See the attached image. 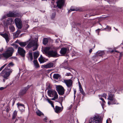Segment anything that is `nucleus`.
<instances>
[{
  "instance_id": "nucleus-1",
  "label": "nucleus",
  "mask_w": 123,
  "mask_h": 123,
  "mask_svg": "<svg viewBox=\"0 0 123 123\" xmlns=\"http://www.w3.org/2000/svg\"><path fill=\"white\" fill-rule=\"evenodd\" d=\"M12 70L9 68H5L0 74V79L3 77V81L4 82L5 80L7 79L11 74L12 72Z\"/></svg>"
},
{
  "instance_id": "nucleus-2",
  "label": "nucleus",
  "mask_w": 123,
  "mask_h": 123,
  "mask_svg": "<svg viewBox=\"0 0 123 123\" xmlns=\"http://www.w3.org/2000/svg\"><path fill=\"white\" fill-rule=\"evenodd\" d=\"M55 48V51L52 50L49 51L50 47H46L44 50L43 53L46 55L50 56L53 57H56L58 56V54L57 52V50L58 49L57 48Z\"/></svg>"
},
{
  "instance_id": "nucleus-3",
  "label": "nucleus",
  "mask_w": 123,
  "mask_h": 123,
  "mask_svg": "<svg viewBox=\"0 0 123 123\" xmlns=\"http://www.w3.org/2000/svg\"><path fill=\"white\" fill-rule=\"evenodd\" d=\"M13 52V49L10 47L7 49L4 53L0 55V58L3 56L6 58H7L12 56Z\"/></svg>"
},
{
  "instance_id": "nucleus-4",
  "label": "nucleus",
  "mask_w": 123,
  "mask_h": 123,
  "mask_svg": "<svg viewBox=\"0 0 123 123\" xmlns=\"http://www.w3.org/2000/svg\"><path fill=\"white\" fill-rule=\"evenodd\" d=\"M26 47L28 48H30L33 47L32 50L34 51L37 49L38 44L37 42L34 40H31L28 43Z\"/></svg>"
},
{
  "instance_id": "nucleus-5",
  "label": "nucleus",
  "mask_w": 123,
  "mask_h": 123,
  "mask_svg": "<svg viewBox=\"0 0 123 123\" xmlns=\"http://www.w3.org/2000/svg\"><path fill=\"white\" fill-rule=\"evenodd\" d=\"M63 82L65 83L68 87V90L69 92L71 91L73 81L71 79L64 80Z\"/></svg>"
},
{
  "instance_id": "nucleus-6",
  "label": "nucleus",
  "mask_w": 123,
  "mask_h": 123,
  "mask_svg": "<svg viewBox=\"0 0 123 123\" xmlns=\"http://www.w3.org/2000/svg\"><path fill=\"white\" fill-rule=\"evenodd\" d=\"M56 90L59 95H62L64 93L65 90L61 86H57L56 87Z\"/></svg>"
},
{
  "instance_id": "nucleus-7",
  "label": "nucleus",
  "mask_w": 123,
  "mask_h": 123,
  "mask_svg": "<svg viewBox=\"0 0 123 123\" xmlns=\"http://www.w3.org/2000/svg\"><path fill=\"white\" fill-rule=\"evenodd\" d=\"M15 22L17 27L19 29L21 28L22 27V21L20 19L18 18L15 19Z\"/></svg>"
},
{
  "instance_id": "nucleus-8",
  "label": "nucleus",
  "mask_w": 123,
  "mask_h": 123,
  "mask_svg": "<svg viewBox=\"0 0 123 123\" xmlns=\"http://www.w3.org/2000/svg\"><path fill=\"white\" fill-rule=\"evenodd\" d=\"M18 53L22 56L24 57L25 56V51L23 48L20 47H18Z\"/></svg>"
},
{
  "instance_id": "nucleus-9",
  "label": "nucleus",
  "mask_w": 123,
  "mask_h": 123,
  "mask_svg": "<svg viewBox=\"0 0 123 123\" xmlns=\"http://www.w3.org/2000/svg\"><path fill=\"white\" fill-rule=\"evenodd\" d=\"M65 0H58L57 1V6L59 8H61L63 5Z\"/></svg>"
},
{
  "instance_id": "nucleus-10",
  "label": "nucleus",
  "mask_w": 123,
  "mask_h": 123,
  "mask_svg": "<svg viewBox=\"0 0 123 123\" xmlns=\"http://www.w3.org/2000/svg\"><path fill=\"white\" fill-rule=\"evenodd\" d=\"M62 107L58 106H56L55 108H54V109L55 112L57 113H59L61 112L63 109V107L62 106Z\"/></svg>"
},
{
  "instance_id": "nucleus-11",
  "label": "nucleus",
  "mask_w": 123,
  "mask_h": 123,
  "mask_svg": "<svg viewBox=\"0 0 123 123\" xmlns=\"http://www.w3.org/2000/svg\"><path fill=\"white\" fill-rule=\"evenodd\" d=\"M105 54L104 51H98L96 53V55L95 56V58L99 56L103 57L102 55H104Z\"/></svg>"
},
{
  "instance_id": "nucleus-12",
  "label": "nucleus",
  "mask_w": 123,
  "mask_h": 123,
  "mask_svg": "<svg viewBox=\"0 0 123 123\" xmlns=\"http://www.w3.org/2000/svg\"><path fill=\"white\" fill-rule=\"evenodd\" d=\"M30 87L28 85L27 87H24L23 89L20 91L19 93L21 95H23L25 94Z\"/></svg>"
},
{
  "instance_id": "nucleus-13",
  "label": "nucleus",
  "mask_w": 123,
  "mask_h": 123,
  "mask_svg": "<svg viewBox=\"0 0 123 123\" xmlns=\"http://www.w3.org/2000/svg\"><path fill=\"white\" fill-rule=\"evenodd\" d=\"M55 92L56 91L54 90H49L47 92L48 95L51 97H53V95L55 94Z\"/></svg>"
},
{
  "instance_id": "nucleus-14",
  "label": "nucleus",
  "mask_w": 123,
  "mask_h": 123,
  "mask_svg": "<svg viewBox=\"0 0 123 123\" xmlns=\"http://www.w3.org/2000/svg\"><path fill=\"white\" fill-rule=\"evenodd\" d=\"M0 35L5 39L7 43H8L10 39L8 35L6 33L1 34Z\"/></svg>"
},
{
  "instance_id": "nucleus-15",
  "label": "nucleus",
  "mask_w": 123,
  "mask_h": 123,
  "mask_svg": "<svg viewBox=\"0 0 123 123\" xmlns=\"http://www.w3.org/2000/svg\"><path fill=\"white\" fill-rule=\"evenodd\" d=\"M107 99L109 100L108 101L110 102H111L112 100L115 101V96L114 95L111 94H109Z\"/></svg>"
},
{
  "instance_id": "nucleus-16",
  "label": "nucleus",
  "mask_w": 123,
  "mask_h": 123,
  "mask_svg": "<svg viewBox=\"0 0 123 123\" xmlns=\"http://www.w3.org/2000/svg\"><path fill=\"white\" fill-rule=\"evenodd\" d=\"M54 65L53 63H50L47 64L45 65H44L42 66L43 68H49L53 67Z\"/></svg>"
},
{
  "instance_id": "nucleus-17",
  "label": "nucleus",
  "mask_w": 123,
  "mask_h": 123,
  "mask_svg": "<svg viewBox=\"0 0 123 123\" xmlns=\"http://www.w3.org/2000/svg\"><path fill=\"white\" fill-rule=\"evenodd\" d=\"M18 107L19 109L22 112L24 111L25 107L23 105L21 104H17Z\"/></svg>"
},
{
  "instance_id": "nucleus-18",
  "label": "nucleus",
  "mask_w": 123,
  "mask_h": 123,
  "mask_svg": "<svg viewBox=\"0 0 123 123\" xmlns=\"http://www.w3.org/2000/svg\"><path fill=\"white\" fill-rule=\"evenodd\" d=\"M6 16L8 17H16V16H15V12H9V13L7 14Z\"/></svg>"
},
{
  "instance_id": "nucleus-19",
  "label": "nucleus",
  "mask_w": 123,
  "mask_h": 123,
  "mask_svg": "<svg viewBox=\"0 0 123 123\" xmlns=\"http://www.w3.org/2000/svg\"><path fill=\"white\" fill-rule=\"evenodd\" d=\"M67 51V48H63L61 49L60 52L61 54L63 55L66 53Z\"/></svg>"
},
{
  "instance_id": "nucleus-20",
  "label": "nucleus",
  "mask_w": 123,
  "mask_h": 123,
  "mask_svg": "<svg viewBox=\"0 0 123 123\" xmlns=\"http://www.w3.org/2000/svg\"><path fill=\"white\" fill-rule=\"evenodd\" d=\"M18 43L22 47H24L28 43V42H19Z\"/></svg>"
},
{
  "instance_id": "nucleus-21",
  "label": "nucleus",
  "mask_w": 123,
  "mask_h": 123,
  "mask_svg": "<svg viewBox=\"0 0 123 123\" xmlns=\"http://www.w3.org/2000/svg\"><path fill=\"white\" fill-rule=\"evenodd\" d=\"M36 113L37 115L40 117H41L42 116H43L44 115V114L38 110H37L36 111Z\"/></svg>"
},
{
  "instance_id": "nucleus-22",
  "label": "nucleus",
  "mask_w": 123,
  "mask_h": 123,
  "mask_svg": "<svg viewBox=\"0 0 123 123\" xmlns=\"http://www.w3.org/2000/svg\"><path fill=\"white\" fill-rule=\"evenodd\" d=\"M108 104L109 105H110L111 104H117L118 105L119 104V103L117 102V100L115 99V101L114 100H112L111 102H110V101H108Z\"/></svg>"
},
{
  "instance_id": "nucleus-23",
  "label": "nucleus",
  "mask_w": 123,
  "mask_h": 123,
  "mask_svg": "<svg viewBox=\"0 0 123 123\" xmlns=\"http://www.w3.org/2000/svg\"><path fill=\"white\" fill-rule=\"evenodd\" d=\"M55 93V94H54V95H53V98L51 99V100H54L58 98V95L56 91Z\"/></svg>"
},
{
  "instance_id": "nucleus-24",
  "label": "nucleus",
  "mask_w": 123,
  "mask_h": 123,
  "mask_svg": "<svg viewBox=\"0 0 123 123\" xmlns=\"http://www.w3.org/2000/svg\"><path fill=\"white\" fill-rule=\"evenodd\" d=\"M39 55L38 52L36 51L34 53V59H37Z\"/></svg>"
},
{
  "instance_id": "nucleus-25",
  "label": "nucleus",
  "mask_w": 123,
  "mask_h": 123,
  "mask_svg": "<svg viewBox=\"0 0 123 123\" xmlns=\"http://www.w3.org/2000/svg\"><path fill=\"white\" fill-rule=\"evenodd\" d=\"M17 112L18 111L16 110L14 111L12 114V119H13L15 118L17 115Z\"/></svg>"
},
{
  "instance_id": "nucleus-26",
  "label": "nucleus",
  "mask_w": 123,
  "mask_h": 123,
  "mask_svg": "<svg viewBox=\"0 0 123 123\" xmlns=\"http://www.w3.org/2000/svg\"><path fill=\"white\" fill-rule=\"evenodd\" d=\"M61 76V75L58 74H55L53 75V78L56 80L59 79Z\"/></svg>"
},
{
  "instance_id": "nucleus-27",
  "label": "nucleus",
  "mask_w": 123,
  "mask_h": 123,
  "mask_svg": "<svg viewBox=\"0 0 123 123\" xmlns=\"http://www.w3.org/2000/svg\"><path fill=\"white\" fill-rule=\"evenodd\" d=\"M39 62L41 63H43L45 62V60L41 55H40V57L39 58Z\"/></svg>"
},
{
  "instance_id": "nucleus-28",
  "label": "nucleus",
  "mask_w": 123,
  "mask_h": 123,
  "mask_svg": "<svg viewBox=\"0 0 123 123\" xmlns=\"http://www.w3.org/2000/svg\"><path fill=\"white\" fill-rule=\"evenodd\" d=\"M28 58L31 61L33 59L32 54V52H29L28 53Z\"/></svg>"
},
{
  "instance_id": "nucleus-29",
  "label": "nucleus",
  "mask_w": 123,
  "mask_h": 123,
  "mask_svg": "<svg viewBox=\"0 0 123 123\" xmlns=\"http://www.w3.org/2000/svg\"><path fill=\"white\" fill-rule=\"evenodd\" d=\"M33 63L35 67L37 68L39 67V65L37 62V61L36 60H34L33 61Z\"/></svg>"
},
{
  "instance_id": "nucleus-30",
  "label": "nucleus",
  "mask_w": 123,
  "mask_h": 123,
  "mask_svg": "<svg viewBox=\"0 0 123 123\" xmlns=\"http://www.w3.org/2000/svg\"><path fill=\"white\" fill-rule=\"evenodd\" d=\"M64 98L62 97H59V103L62 106V102L64 100Z\"/></svg>"
},
{
  "instance_id": "nucleus-31",
  "label": "nucleus",
  "mask_w": 123,
  "mask_h": 123,
  "mask_svg": "<svg viewBox=\"0 0 123 123\" xmlns=\"http://www.w3.org/2000/svg\"><path fill=\"white\" fill-rule=\"evenodd\" d=\"M6 20V21L7 22V24H8V25L12 24V20L11 19H8L7 20Z\"/></svg>"
},
{
  "instance_id": "nucleus-32",
  "label": "nucleus",
  "mask_w": 123,
  "mask_h": 123,
  "mask_svg": "<svg viewBox=\"0 0 123 123\" xmlns=\"http://www.w3.org/2000/svg\"><path fill=\"white\" fill-rule=\"evenodd\" d=\"M15 15L16 16V17H22L23 15V14L21 13H16L15 12Z\"/></svg>"
},
{
  "instance_id": "nucleus-33",
  "label": "nucleus",
  "mask_w": 123,
  "mask_h": 123,
  "mask_svg": "<svg viewBox=\"0 0 123 123\" xmlns=\"http://www.w3.org/2000/svg\"><path fill=\"white\" fill-rule=\"evenodd\" d=\"M13 65L14 64L12 62H11L8 64L6 68H9V69H11L10 68L11 67H12Z\"/></svg>"
},
{
  "instance_id": "nucleus-34",
  "label": "nucleus",
  "mask_w": 123,
  "mask_h": 123,
  "mask_svg": "<svg viewBox=\"0 0 123 123\" xmlns=\"http://www.w3.org/2000/svg\"><path fill=\"white\" fill-rule=\"evenodd\" d=\"M106 94L105 93L102 94H99L98 95L99 98L101 97H104L106 99Z\"/></svg>"
},
{
  "instance_id": "nucleus-35",
  "label": "nucleus",
  "mask_w": 123,
  "mask_h": 123,
  "mask_svg": "<svg viewBox=\"0 0 123 123\" xmlns=\"http://www.w3.org/2000/svg\"><path fill=\"white\" fill-rule=\"evenodd\" d=\"M46 100L50 104H51L52 106L53 107H54V105H53V103H52V101H51L50 99L48 98L46 99Z\"/></svg>"
},
{
  "instance_id": "nucleus-36",
  "label": "nucleus",
  "mask_w": 123,
  "mask_h": 123,
  "mask_svg": "<svg viewBox=\"0 0 123 123\" xmlns=\"http://www.w3.org/2000/svg\"><path fill=\"white\" fill-rule=\"evenodd\" d=\"M48 39L46 38L43 39V43L44 45L46 44L48 42Z\"/></svg>"
},
{
  "instance_id": "nucleus-37",
  "label": "nucleus",
  "mask_w": 123,
  "mask_h": 123,
  "mask_svg": "<svg viewBox=\"0 0 123 123\" xmlns=\"http://www.w3.org/2000/svg\"><path fill=\"white\" fill-rule=\"evenodd\" d=\"M9 28L12 32H13L15 30L14 27L12 25L10 26L9 27Z\"/></svg>"
},
{
  "instance_id": "nucleus-38",
  "label": "nucleus",
  "mask_w": 123,
  "mask_h": 123,
  "mask_svg": "<svg viewBox=\"0 0 123 123\" xmlns=\"http://www.w3.org/2000/svg\"><path fill=\"white\" fill-rule=\"evenodd\" d=\"M79 90L80 92L83 95H85V93L84 92L83 90L82 87H80L79 88Z\"/></svg>"
},
{
  "instance_id": "nucleus-39",
  "label": "nucleus",
  "mask_w": 123,
  "mask_h": 123,
  "mask_svg": "<svg viewBox=\"0 0 123 123\" xmlns=\"http://www.w3.org/2000/svg\"><path fill=\"white\" fill-rule=\"evenodd\" d=\"M3 25L5 27H7L8 25V24H7V22L6 21V20H5L4 21H3Z\"/></svg>"
},
{
  "instance_id": "nucleus-40",
  "label": "nucleus",
  "mask_w": 123,
  "mask_h": 123,
  "mask_svg": "<svg viewBox=\"0 0 123 123\" xmlns=\"http://www.w3.org/2000/svg\"><path fill=\"white\" fill-rule=\"evenodd\" d=\"M78 9L77 8H73L70 9L68 11L69 12H70L72 11H77Z\"/></svg>"
},
{
  "instance_id": "nucleus-41",
  "label": "nucleus",
  "mask_w": 123,
  "mask_h": 123,
  "mask_svg": "<svg viewBox=\"0 0 123 123\" xmlns=\"http://www.w3.org/2000/svg\"><path fill=\"white\" fill-rule=\"evenodd\" d=\"M19 32L17 31L16 32L14 33L13 34V35L15 36V37H17L19 34Z\"/></svg>"
},
{
  "instance_id": "nucleus-42",
  "label": "nucleus",
  "mask_w": 123,
  "mask_h": 123,
  "mask_svg": "<svg viewBox=\"0 0 123 123\" xmlns=\"http://www.w3.org/2000/svg\"><path fill=\"white\" fill-rule=\"evenodd\" d=\"M7 65V64H6L2 66L0 68V71Z\"/></svg>"
},
{
  "instance_id": "nucleus-43",
  "label": "nucleus",
  "mask_w": 123,
  "mask_h": 123,
  "mask_svg": "<svg viewBox=\"0 0 123 123\" xmlns=\"http://www.w3.org/2000/svg\"><path fill=\"white\" fill-rule=\"evenodd\" d=\"M62 66H67L68 65L67 61H66L62 63Z\"/></svg>"
},
{
  "instance_id": "nucleus-44",
  "label": "nucleus",
  "mask_w": 123,
  "mask_h": 123,
  "mask_svg": "<svg viewBox=\"0 0 123 123\" xmlns=\"http://www.w3.org/2000/svg\"><path fill=\"white\" fill-rule=\"evenodd\" d=\"M106 28L108 29L109 31H110L111 29V27L108 26H106Z\"/></svg>"
},
{
  "instance_id": "nucleus-45",
  "label": "nucleus",
  "mask_w": 123,
  "mask_h": 123,
  "mask_svg": "<svg viewBox=\"0 0 123 123\" xmlns=\"http://www.w3.org/2000/svg\"><path fill=\"white\" fill-rule=\"evenodd\" d=\"M99 99L102 100L103 102L104 103H105V101L104 99L102 98V97L99 98Z\"/></svg>"
},
{
  "instance_id": "nucleus-46",
  "label": "nucleus",
  "mask_w": 123,
  "mask_h": 123,
  "mask_svg": "<svg viewBox=\"0 0 123 123\" xmlns=\"http://www.w3.org/2000/svg\"><path fill=\"white\" fill-rule=\"evenodd\" d=\"M118 52L117 51L115 50L111 49V53H113V52Z\"/></svg>"
},
{
  "instance_id": "nucleus-47",
  "label": "nucleus",
  "mask_w": 123,
  "mask_h": 123,
  "mask_svg": "<svg viewBox=\"0 0 123 123\" xmlns=\"http://www.w3.org/2000/svg\"><path fill=\"white\" fill-rule=\"evenodd\" d=\"M6 87H0V90H3L4 89L6 88Z\"/></svg>"
},
{
  "instance_id": "nucleus-48",
  "label": "nucleus",
  "mask_w": 123,
  "mask_h": 123,
  "mask_svg": "<svg viewBox=\"0 0 123 123\" xmlns=\"http://www.w3.org/2000/svg\"><path fill=\"white\" fill-rule=\"evenodd\" d=\"M66 76H68L71 75V74L70 73H67L66 74Z\"/></svg>"
},
{
  "instance_id": "nucleus-49",
  "label": "nucleus",
  "mask_w": 123,
  "mask_h": 123,
  "mask_svg": "<svg viewBox=\"0 0 123 123\" xmlns=\"http://www.w3.org/2000/svg\"><path fill=\"white\" fill-rule=\"evenodd\" d=\"M112 49L111 48H108V50L107 51V52H111Z\"/></svg>"
},
{
  "instance_id": "nucleus-50",
  "label": "nucleus",
  "mask_w": 123,
  "mask_h": 123,
  "mask_svg": "<svg viewBox=\"0 0 123 123\" xmlns=\"http://www.w3.org/2000/svg\"><path fill=\"white\" fill-rule=\"evenodd\" d=\"M47 118L46 117H45V118H44L43 119V120L44 122H47Z\"/></svg>"
},
{
  "instance_id": "nucleus-51",
  "label": "nucleus",
  "mask_w": 123,
  "mask_h": 123,
  "mask_svg": "<svg viewBox=\"0 0 123 123\" xmlns=\"http://www.w3.org/2000/svg\"><path fill=\"white\" fill-rule=\"evenodd\" d=\"M6 17V15H4V16H3L2 17L1 19V20H2L3 19H4Z\"/></svg>"
},
{
  "instance_id": "nucleus-52",
  "label": "nucleus",
  "mask_w": 123,
  "mask_h": 123,
  "mask_svg": "<svg viewBox=\"0 0 123 123\" xmlns=\"http://www.w3.org/2000/svg\"><path fill=\"white\" fill-rule=\"evenodd\" d=\"M74 96H75V95L76 93V89H74Z\"/></svg>"
},
{
  "instance_id": "nucleus-53",
  "label": "nucleus",
  "mask_w": 123,
  "mask_h": 123,
  "mask_svg": "<svg viewBox=\"0 0 123 123\" xmlns=\"http://www.w3.org/2000/svg\"><path fill=\"white\" fill-rule=\"evenodd\" d=\"M64 68L66 69H67L68 70H69L70 69V68H68V67H64Z\"/></svg>"
},
{
  "instance_id": "nucleus-54",
  "label": "nucleus",
  "mask_w": 123,
  "mask_h": 123,
  "mask_svg": "<svg viewBox=\"0 0 123 123\" xmlns=\"http://www.w3.org/2000/svg\"><path fill=\"white\" fill-rule=\"evenodd\" d=\"M14 47H15V48H18V45H17V44H16L14 45Z\"/></svg>"
},
{
  "instance_id": "nucleus-55",
  "label": "nucleus",
  "mask_w": 123,
  "mask_h": 123,
  "mask_svg": "<svg viewBox=\"0 0 123 123\" xmlns=\"http://www.w3.org/2000/svg\"><path fill=\"white\" fill-rule=\"evenodd\" d=\"M9 109L8 108H7L6 109V111L7 112H8L9 111Z\"/></svg>"
},
{
  "instance_id": "nucleus-56",
  "label": "nucleus",
  "mask_w": 123,
  "mask_h": 123,
  "mask_svg": "<svg viewBox=\"0 0 123 123\" xmlns=\"http://www.w3.org/2000/svg\"><path fill=\"white\" fill-rule=\"evenodd\" d=\"M3 48H1L0 49V52H1L3 51Z\"/></svg>"
},
{
  "instance_id": "nucleus-57",
  "label": "nucleus",
  "mask_w": 123,
  "mask_h": 123,
  "mask_svg": "<svg viewBox=\"0 0 123 123\" xmlns=\"http://www.w3.org/2000/svg\"><path fill=\"white\" fill-rule=\"evenodd\" d=\"M79 88L80 87H82L81 85L80 82L79 83Z\"/></svg>"
},
{
  "instance_id": "nucleus-58",
  "label": "nucleus",
  "mask_w": 123,
  "mask_h": 123,
  "mask_svg": "<svg viewBox=\"0 0 123 123\" xmlns=\"http://www.w3.org/2000/svg\"><path fill=\"white\" fill-rule=\"evenodd\" d=\"M120 56L121 57H122L123 55V54L121 53H120Z\"/></svg>"
},
{
  "instance_id": "nucleus-59",
  "label": "nucleus",
  "mask_w": 123,
  "mask_h": 123,
  "mask_svg": "<svg viewBox=\"0 0 123 123\" xmlns=\"http://www.w3.org/2000/svg\"><path fill=\"white\" fill-rule=\"evenodd\" d=\"M92 49H90V50H89V52L90 53H91V52H92Z\"/></svg>"
},
{
  "instance_id": "nucleus-60",
  "label": "nucleus",
  "mask_w": 123,
  "mask_h": 123,
  "mask_svg": "<svg viewBox=\"0 0 123 123\" xmlns=\"http://www.w3.org/2000/svg\"><path fill=\"white\" fill-rule=\"evenodd\" d=\"M50 123H54L53 121L52 120H50L49 121Z\"/></svg>"
},
{
  "instance_id": "nucleus-61",
  "label": "nucleus",
  "mask_w": 123,
  "mask_h": 123,
  "mask_svg": "<svg viewBox=\"0 0 123 123\" xmlns=\"http://www.w3.org/2000/svg\"><path fill=\"white\" fill-rule=\"evenodd\" d=\"M26 29H27L29 27V26L28 25H26Z\"/></svg>"
},
{
  "instance_id": "nucleus-62",
  "label": "nucleus",
  "mask_w": 123,
  "mask_h": 123,
  "mask_svg": "<svg viewBox=\"0 0 123 123\" xmlns=\"http://www.w3.org/2000/svg\"><path fill=\"white\" fill-rule=\"evenodd\" d=\"M16 44L13 43L11 45L12 46H13V47L14 46V45Z\"/></svg>"
},
{
  "instance_id": "nucleus-63",
  "label": "nucleus",
  "mask_w": 123,
  "mask_h": 123,
  "mask_svg": "<svg viewBox=\"0 0 123 123\" xmlns=\"http://www.w3.org/2000/svg\"><path fill=\"white\" fill-rule=\"evenodd\" d=\"M38 21V19H36L35 20V22H37Z\"/></svg>"
},
{
  "instance_id": "nucleus-64",
  "label": "nucleus",
  "mask_w": 123,
  "mask_h": 123,
  "mask_svg": "<svg viewBox=\"0 0 123 123\" xmlns=\"http://www.w3.org/2000/svg\"><path fill=\"white\" fill-rule=\"evenodd\" d=\"M96 31L98 33H99V31H98L97 30H96Z\"/></svg>"
}]
</instances>
